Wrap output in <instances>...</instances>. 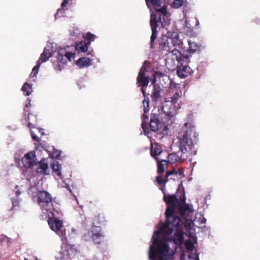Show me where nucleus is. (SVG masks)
<instances>
[{"label":"nucleus","mask_w":260,"mask_h":260,"mask_svg":"<svg viewBox=\"0 0 260 260\" xmlns=\"http://www.w3.org/2000/svg\"><path fill=\"white\" fill-rule=\"evenodd\" d=\"M160 189L164 194L163 200L167 206L165 212L166 221L162 224V228L167 226L171 220L176 217L182 218L186 221H189L187 215L192 210L188 204L185 203L186 198L184 193L179 200L176 194H166L164 185H161Z\"/></svg>","instance_id":"1"},{"label":"nucleus","mask_w":260,"mask_h":260,"mask_svg":"<svg viewBox=\"0 0 260 260\" xmlns=\"http://www.w3.org/2000/svg\"><path fill=\"white\" fill-rule=\"evenodd\" d=\"M191 222V220L189 219V221H186L185 219L178 217L171 220L167 226L162 228V224L159 229L154 232L152 237V242L154 238L160 239L159 237L164 234L166 238L173 241L176 245H181L183 241V226L187 228V225H190Z\"/></svg>","instance_id":"2"},{"label":"nucleus","mask_w":260,"mask_h":260,"mask_svg":"<svg viewBox=\"0 0 260 260\" xmlns=\"http://www.w3.org/2000/svg\"><path fill=\"white\" fill-rule=\"evenodd\" d=\"M148 8L153 7L154 12L151 15L150 25L152 30V35L150 38V48L153 49L154 42L156 40L157 31V28L161 25L162 27L166 24L165 17L167 14V6L164 5L161 7V0H145Z\"/></svg>","instance_id":"3"},{"label":"nucleus","mask_w":260,"mask_h":260,"mask_svg":"<svg viewBox=\"0 0 260 260\" xmlns=\"http://www.w3.org/2000/svg\"><path fill=\"white\" fill-rule=\"evenodd\" d=\"M181 136L179 140V150L182 153L195 154L193 146L197 143L198 135L194 125L191 123H185L182 127Z\"/></svg>","instance_id":"4"},{"label":"nucleus","mask_w":260,"mask_h":260,"mask_svg":"<svg viewBox=\"0 0 260 260\" xmlns=\"http://www.w3.org/2000/svg\"><path fill=\"white\" fill-rule=\"evenodd\" d=\"M169 251L170 247L166 241L154 238L153 244L149 247V257L150 260H168Z\"/></svg>","instance_id":"5"},{"label":"nucleus","mask_w":260,"mask_h":260,"mask_svg":"<svg viewBox=\"0 0 260 260\" xmlns=\"http://www.w3.org/2000/svg\"><path fill=\"white\" fill-rule=\"evenodd\" d=\"M52 216L50 217L48 223L50 228L62 238H66V230L63 225L62 220L59 219L62 216L60 210L56 209L53 212H50Z\"/></svg>","instance_id":"6"},{"label":"nucleus","mask_w":260,"mask_h":260,"mask_svg":"<svg viewBox=\"0 0 260 260\" xmlns=\"http://www.w3.org/2000/svg\"><path fill=\"white\" fill-rule=\"evenodd\" d=\"M37 197V203L42 210L50 212L59 208L57 205H54L53 199L51 194L47 191H39Z\"/></svg>","instance_id":"7"},{"label":"nucleus","mask_w":260,"mask_h":260,"mask_svg":"<svg viewBox=\"0 0 260 260\" xmlns=\"http://www.w3.org/2000/svg\"><path fill=\"white\" fill-rule=\"evenodd\" d=\"M71 46H68L58 49L56 58L58 61L63 64L71 61V58L74 57L75 53L71 51Z\"/></svg>","instance_id":"8"},{"label":"nucleus","mask_w":260,"mask_h":260,"mask_svg":"<svg viewBox=\"0 0 260 260\" xmlns=\"http://www.w3.org/2000/svg\"><path fill=\"white\" fill-rule=\"evenodd\" d=\"M184 170L182 168H179L177 170L175 168H173L172 170L170 171H167L164 178H161L160 176L156 177V181L159 185H164L165 186L166 183L169 181V177L170 176L184 177L183 175Z\"/></svg>","instance_id":"9"},{"label":"nucleus","mask_w":260,"mask_h":260,"mask_svg":"<svg viewBox=\"0 0 260 260\" xmlns=\"http://www.w3.org/2000/svg\"><path fill=\"white\" fill-rule=\"evenodd\" d=\"M149 125L150 129L152 132L158 131L164 126L162 115L159 111L158 113H152L151 114Z\"/></svg>","instance_id":"10"},{"label":"nucleus","mask_w":260,"mask_h":260,"mask_svg":"<svg viewBox=\"0 0 260 260\" xmlns=\"http://www.w3.org/2000/svg\"><path fill=\"white\" fill-rule=\"evenodd\" d=\"M170 53H172V60L176 61L177 64L181 62L182 63L183 62L188 63L190 62L189 59L191 57V55L186 54V55H184L176 48H172L170 51Z\"/></svg>","instance_id":"11"},{"label":"nucleus","mask_w":260,"mask_h":260,"mask_svg":"<svg viewBox=\"0 0 260 260\" xmlns=\"http://www.w3.org/2000/svg\"><path fill=\"white\" fill-rule=\"evenodd\" d=\"M37 156L36 152L34 151H30L26 153L21 161L24 167L30 168L36 164Z\"/></svg>","instance_id":"12"},{"label":"nucleus","mask_w":260,"mask_h":260,"mask_svg":"<svg viewBox=\"0 0 260 260\" xmlns=\"http://www.w3.org/2000/svg\"><path fill=\"white\" fill-rule=\"evenodd\" d=\"M188 63L183 62L177 64V74L180 78H185L191 75L192 70L187 65Z\"/></svg>","instance_id":"13"},{"label":"nucleus","mask_w":260,"mask_h":260,"mask_svg":"<svg viewBox=\"0 0 260 260\" xmlns=\"http://www.w3.org/2000/svg\"><path fill=\"white\" fill-rule=\"evenodd\" d=\"M155 79H153L152 81V84H153V86L151 98L152 102L156 105L158 102H161V96L160 94V92L161 89L160 85L158 84H155Z\"/></svg>","instance_id":"14"},{"label":"nucleus","mask_w":260,"mask_h":260,"mask_svg":"<svg viewBox=\"0 0 260 260\" xmlns=\"http://www.w3.org/2000/svg\"><path fill=\"white\" fill-rule=\"evenodd\" d=\"M86 241H95L98 239V226L93 223L91 228L84 236Z\"/></svg>","instance_id":"15"},{"label":"nucleus","mask_w":260,"mask_h":260,"mask_svg":"<svg viewBox=\"0 0 260 260\" xmlns=\"http://www.w3.org/2000/svg\"><path fill=\"white\" fill-rule=\"evenodd\" d=\"M137 80L139 86L144 87L148 85L149 79L148 77L145 76V69L143 67L140 69Z\"/></svg>","instance_id":"16"},{"label":"nucleus","mask_w":260,"mask_h":260,"mask_svg":"<svg viewBox=\"0 0 260 260\" xmlns=\"http://www.w3.org/2000/svg\"><path fill=\"white\" fill-rule=\"evenodd\" d=\"M155 159L157 162V172L159 174L157 176L161 177V178H164L165 176H162L166 169L168 168V161L167 160L162 159L159 160L157 157H155Z\"/></svg>","instance_id":"17"},{"label":"nucleus","mask_w":260,"mask_h":260,"mask_svg":"<svg viewBox=\"0 0 260 260\" xmlns=\"http://www.w3.org/2000/svg\"><path fill=\"white\" fill-rule=\"evenodd\" d=\"M88 44L85 41H80L77 42L75 46H71V50L75 49L79 52H85L88 50Z\"/></svg>","instance_id":"18"},{"label":"nucleus","mask_w":260,"mask_h":260,"mask_svg":"<svg viewBox=\"0 0 260 260\" xmlns=\"http://www.w3.org/2000/svg\"><path fill=\"white\" fill-rule=\"evenodd\" d=\"M171 43L172 45V48L178 47L179 48H182L183 42L181 39H180L179 35L178 34L176 33L174 35H172V38L171 39Z\"/></svg>","instance_id":"19"},{"label":"nucleus","mask_w":260,"mask_h":260,"mask_svg":"<svg viewBox=\"0 0 260 260\" xmlns=\"http://www.w3.org/2000/svg\"><path fill=\"white\" fill-rule=\"evenodd\" d=\"M189 48L188 53L194 54L195 53H199L201 51V45L196 42H191L190 40L188 41Z\"/></svg>","instance_id":"20"},{"label":"nucleus","mask_w":260,"mask_h":260,"mask_svg":"<svg viewBox=\"0 0 260 260\" xmlns=\"http://www.w3.org/2000/svg\"><path fill=\"white\" fill-rule=\"evenodd\" d=\"M162 148L158 143L151 144L150 149L151 155L155 159L157 156L162 152Z\"/></svg>","instance_id":"21"},{"label":"nucleus","mask_w":260,"mask_h":260,"mask_svg":"<svg viewBox=\"0 0 260 260\" xmlns=\"http://www.w3.org/2000/svg\"><path fill=\"white\" fill-rule=\"evenodd\" d=\"M159 48L162 50L166 51L168 53H170V51L172 49V46H171V45H169L168 39L165 38H162L160 42L159 43Z\"/></svg>","instance_id":"22"},{"label":"nucleus","mask_w":260,"mask_h":260,"mask_svg":"<svg viewBox=\"0 0 260 260\" xmlns=\"http://www.w3.org/2000/svg\"><path fill=\"white\" fill-rule=\"evenodd\" d=\"M76 64L81 68L87 67L91 64V60L88 57H81L76 61Z\"/></svg>","instance_id":"23"},{"label":"nucleus","mask_w":260,"mask_h":260,"mask_svg":"<svg viewBox=\"0 0 260 260\" xmlns=\"http://www.w3.org/2000/svg\"><path fill=\"white\" fill-rule=\"evenodd\" d=\"M27 119V120L28 121V127L30 128H34L37 123V118L36 115H35L31 113H28Z\"/></svg>","instance_id":"24"},{"label":"nucleus","mask_w":260,"mask_h":260,"mask_svg":"<svg viewBox=\"0 0 260 260\" xmlns=\"http://www.w3.org/2000/svg\"><path fill=\"white\" fill-rule=\"evenodd\" d=\"M66 251L68 256L70 258H73L77 253V250L73 245H68L66 247Z\"/></svg>","instance_id":"25"},{"label":"nucleus","mask_w":260,"mask_h":260,"mask_svg":"<svg viewBox=\"0 0 260 260\" xmlns=\"http://www.w3.org/2000/svg\"><path fill=\"white\" fill-rule=\"evenodd\" d=\"M52 54L49 49L45 48L43 53L41 54L39 59L40 62L42 63L46 61L48 59L51 57Z\"/></svg>","instance_id":"26"},{"label":"nucleus","mask_w":260,"mask_h":260,"mask_svg":"<svg viewBox=\"0 0 260 260\" xmlns=\"http://www.w3.org/2000/svg\"><path fill=\"white\" fill-rule=\"evenodd\" d=\"M51 168L54 173H55L59 177L61 176V166L58 161H54L51 164Z\"/></svg>","instance_id":"27"},{"label":"nucleus","mask_w":260,"mask_h":260,"mask_svg":"<svg viewBox=\"0 0 260 260\" xmlns=\"http://www.w3.org/2000/svg\"><path fill=\"white\" fill-rule=\"evenodd\" d=\"M48 168V165L45 162V160L43 158L39 162V167L38 168V172L42 174H46V171Z\"/></svg>","instance_id":"28"},{"label":"nucleus","mask_w":260,"mask_h":260,"mask_svg":"<svg viewBox=\"0 0 260 260\" xmlns=\"http://www.w3.org/2000/svg\"><path fill=\"white\" fill-rule=\"evenodd\" d=\"M180 159V157L175 153L169 154L168 156V163L169 164H174Z\"/></svg>","instance_id":"29"},{"label":"nucleus","mask_w":260,"mask_h":260,"mask_svg":"<svg viewBox=\"0 0 260 260\" xmlns=\"http://www.w3.org/2000/svg\"><path fill=\"white\" fill-rule=\"evenodd\" d=\"M22 90L24 93L26 92L24 94L26 96L29 95L32 91L31 86L27 83H25L23 84L22 87Z\"/></svg>","instance_id":"30"},{"label":"nucleus","mask_w":260,"mask_h":260,"mask_svg":"<svg viewBox=\"0 0 260 260\" xmlns=\"http://www.w3.org/2000/svg\"><path fill=\"white\" fill-rule=\"evenodd\" d=\"M99 245H100V248L104 249L105 247H107V240L104 241V236L102 235L101 233L99 232Z\"/></svg>","instance_id":"31"},{"label":"nucleus","mask_w":260,"mask_h":260,"mask_svg":"<svg viewBox=\"0 0 260 260\" xmlns=\"http://www.w3.org/2000/svg\"><path fill=\"white\" fill-rule=\"evenodd\" d=\"M41 64V62H40V61L38 60L37 64L32 69V70L30 75V77L32 78L36 76L38 72Z\"/></svg>","instance_id":"32"},{"label":"nucleus","mask_w":260,"mask_h":260,"mask_svg":"<svg viewBox=\"0 0 260 260\" xmlns=\"http://www.w3.org/2000/svg\"><path fill=\"white\" fill-rule=\"evenodd\" d=\"M143 110L145 113H147L149 110V99L147 96V98H144L143 101Z\"/></svg>","instance_id":"33"},{"label":"nucleus","mask_w":260,"mask_h":260,"mask_svg":"<svg viewBox=\"0 0 260 260\" xmlns=\"http://www.w3.org/2000/svg\"><path fill=\"white\" fill-rule=\"evenodd\" d=\"M95 39V36L90 32H88L86 34V37L84 41L87 43L88 45H89L92 41H93Z\"/></svg>","instance_id":"34"},{"label":"nucleus","mask_w":260,"mask_h":260,"mask_svg":"<svg viewBox=\"0 0 260 260\" xmlns=\"http://www.w3.org/2000/svg\"><path fill=\"white\" fill-rule=\"evenodd\" d=\"M147 113H145L144 112V114L143 115L142 118H143V121L142 123V127L143 129L145 131L146 127L147 126L148 121L149 119V117L147 114H146Z\"/></svg>","instance_id":"35"},{"label":"nucleus","mask_w":260,"mask_h":260,"mask_svg":"<svg viewBox=\"0 0 260 260\" xmlns=\"http://www.w3.org/2000/svg\"><path fill=\"white\" fill-rule=\"evenodd\" d=\"M180 97V93L178 92H175L172 96L170 98V102L174 106L177 104L179 98Z\"/></svg>","instance_id":"36"},{"label":"nucleus","mask_w":260,"mask_h":260,"mask_svg":"<svg viewBox=\"0 0 260 260\" xmlns=\"http://www.w3.org/2000/svg\"><path fill=\"white\" fill-rule=\"evenodd\" d=\"M183 0H174L172 6L174 8H179L183 5Z\"/></svg>","instance_id":"37"},{"label":"nucleus","mask_w":260,"mask_h":260,"mask_svg":"<svg viewBox=\"0 0 260 260\" xmlns=\"http://www.w3.org/2000/svg\"><path fill=\"white\" fill-rule=\"evenodd\" d=\"M50 156L52 158L58 159L60 156V151L53 149V151H52V153L50 154Z\"/></svg>","instance_id":"38"},{"label":"nucleus","mask_w":260,"mask_h":260,"mask_svg":"<svg viewBox=\"0 0 260 260\" xmlns=\"http://www.w3.org/2000/svg\"><path fill=\"white\" fill-rule=\"evenodd\" d=\"M12 203L13 207H16L18 206L19 201L17 199H12Z\"/></svg>","instance_id":"39"},{"label":"nucleus","mask_w":260,"mask_h":260,"mask_svg":"<svg viewBox=\"0 0 260 260\" xmlns=\"http://www.w3.org/2000/svg\"><path fill=\"white\" fill-rule=\"evenodd\" d=\"M69 1V0H63V1L62 2V3L61 4V6L62 8H63L67 6V4H68Z\"/></svg>","instance_id":"40"},{"label":"nucleus","mask_w":260,"mask_h":260,"mask_svg":"<svg viewBox=\"0 0 260 260\" xmlns=\"http://www.w3.org/2000/svg\"><path fill=\"white\" fill-rule=\"evenodd\" d=\"M101 214L99 215V223H101L102 221L105 222V218L103 215H102V217H100Z\"/></svg>","instance_id":"41"},{"label":"nucleus","mask_w":260,"mask_h":260,"mask_svg":"<svg viewBox=\"0 0 260 260\" xmlns=\"http://www.w3.org/2000/svg\"><path fill=\"white\" fill-rule=\"evenodd\" d=\"M187 249L190 250L193 246V244L191 243H187L186 245Z\"/></svg>","instance_id":"42"},{"label":"nucleus","mask_w":260,"mask_h":260,"mask_svg":"<svg viewBox=\"0 0 260 260\" xmlns=\"http://www.w3.org/2000/svg\"><path fill=\"white\" fill-rule=\"evenodd\" d=\"M34 140L37 141V142H40L41 141V139L38 137H37V136H32V138Z\"/></svg>","instance_id":"43"},{"label":"nucleus","mask_w":260,"mask_h":260,"mask_svg":"<svg viewBox=\"0 0 260 260\" xmlns=\"http://www.w3.org/2000/svg\"><path fill=\"white\" fill-rule=\"evenodd\" d=\"M143 88V87H142L141 90H142V93L143 94L144 98H147V96H146V91Z\"/></svg>","instance_id":"44"},{"label":"nucleus","mask_w":260,"mask_h":260,"mask_svg":"<svg viewBox=\"0 0 260 260\" xmlns=\"http://www.w3.org/2000/svg\"><path fill=\"white\" fill-rule=\"evenodd\" d=\"M176 178H177V176H170L169 177V180L173 179V180H175L176 179Z\"/></svg>","instance_id":"45"},{"label":"nucleus","mask_w":260,"mask_h":260,"mask_svg":"<svg viewBox=\"0 0 260 260\" xmlns=\"http://www.w3.org/2000/svg\"><path fill=\"white\" fill-rule=\"evenodd\" d=\"M15 193H16V196L18 197L21 194V191H19V190H17L16 191Z\"/></svg>","instance_id":"46"},{"label":"nucleus","mask_w":260,"mask_h":260,"mask_svg":"<svg viewBox=\"0 0 260 260\" xmlns=\"http://www.w3.org/2000/svg\"><path fill=\"white\" fill-rule=\"evenodd\" d=\"M30 134H31V136L32 138V136H36V135L31 131H30Z\"/></svg>","instance_id":"47"},{"label":"nucleus","mask_w":260,"mask_h":260,"mask_svg":"<svg viewBox=\"0 0 260 260\" xmlns=\"http://www.w3.org/2000/svg\"><path fill=\"white\" fill-rule=\"evenodd\" d=\"M28 106H30V102L28 103V104H26V107H28Z\"/></svg>","instance_id":"48"},{"label":"nucleus","mask_w":260,"mask_h":260,"mask_svg":"<svg viewBox=\"0 0 260 260\" xmlns=\"http://www.w3.org/2000/svg\"><path fill=\"white\" fill-rule=\"evenodd\" d=\"M18 185H16V187H15V188L17 189L18 188Z\"/></svg>","instance_id":"49"},{"label":"nucleus","mask_w":260,"mask_h":260,"mask_svg":"<svg viewBox=\"0 0 260 260\" xmlns=\"http://www.w3.org/2000/svg\"><path fill=\"white\" fill-rule=\"evenodd\" d=\"M25 260H26V259L25 258Z\"/></svg>","instance_id":"50"},{"label":"nucleus","mask_w":260,"mask_h":260,"mask_svg":"<svg viewBox=\"0 0 260 260\" xmlns=\"http://www.w3.org/2000/svg\"><path fill=\"white\" fill-rule=\"evenodd\" d=\"M25 260H26V259L25 258Z\"/></svg>","instance_id":"51"},{"label":"nucleus","mask_w":260,"mask_h":260,"mask_svg":"<svg viewBox=\"0 0 260 260\" xmlns=\"http://www.w3.org/2000/svg\"><path fill=\"white\" fill-rule=\"evenodd\" d=\"M198 260H199V259H198Z\"/></svg>","instance_id":"52"}]
</instances>
